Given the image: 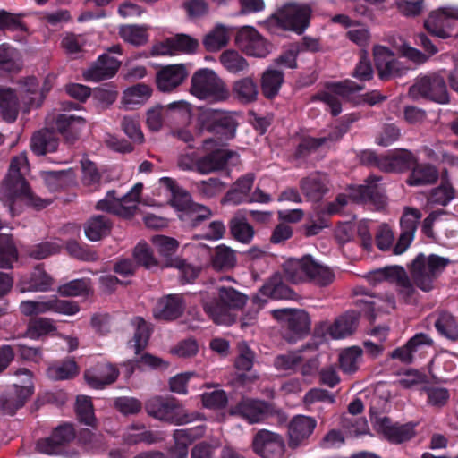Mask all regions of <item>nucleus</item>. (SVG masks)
I'll list each match as a JSON object with an SVG mask.
<instances>
[{
    "mask_svg": "<svg viewBox=\"0 0 458 458\" xmlns=\"http://www.w3.org/2000/svg\"><path fill=\"white\" fill-rule=\"evenodd\" d=\"M29 171L27 156L23 153L14 157L11 160L7 175L0 189V201L8 207L12 216L18 215L21 208L20 200H24L30 206L37 209L47 207L49 202L36 197L29 188L24 175Z\"/></svg>",
    "mask_w": 458,
    "mask_h": 458,
    "instance_id": "nucleus-1",
    "label": "nucleus"
},
{
    "mask_svg": "<svg viewBox=\"0 0 458 458\" xmlns=\"http://www.w3.org/2000/svg\"><path fill=\"white\" fill-rule=\"evenodd\" d=\"M199 300L205 313L216 324L229 326L235 320L233 311L244 306L247 296L233 287L217 285L200 292Z\"/></svg>",
    "mask_w": 458,
    "mask_h": 458,
    "instance_id": "nucleus-2",
    "label": "nucleus"
},
{
    "mask_svg": "<svg viewBox=\"0 0 458 458\" xmlns=\"http://www.w3.org/2000/svg\"><path fill=\"white\" fill-rule=\"evenodd\" d=\"M310 13L311 10L307 4H286L271 15L265 25L274 34L278 33L280 29L301 34L310 24Z\"/></svg>",
    "mask_w": 458,
    "mask_h": 458,
    "instance_id": "nucleus-3",
    "label": "nucleus"
},
{
    "mask_svg": "<svg viewBox=\"0 0 458 458\" xmlns=\"http://www.w3.org/2000/svg\"><path fill=\"white\" fill-rule=\"evenodd\" d=\"M191 93L200 100L222 102L229 96V89L217 73L208 68L197 70L191 77Z\"/></svg>",
    "mask_w": 458,
    "mask_h": 458,
    "instance_id": "nucleus-4",
    "label": "nucleus"
},
{
    "mask_svg": "<svg viewBox=\"0 0 458 458\" xmlns=\"http://www.w3.org/2000/svg\"><path fill=\"white\" fill-rule=\"evenodd\" d=\"M450 259L436 254H419L413 260L411 275L418 288L429 292L434 288L435 280L442 274Z\"/></svg>",
    "mask_w": 458,
    "mask_h": 458,
    "instance_id": "nucleus-5",
    "label": "nucleus"
},
{
    "mask_svg": "<svg viewBox=\"0 0 458 458\" xmlns=\"http://www.w3.org/2000/svg\"><path fill=\"white\" fill-rule=\"evenodd\" d=\"M202 150L206 153L199 157L198 173L200 174L225 170L239 163V155L235 151L216 148V141L212 138L203 140Z\"/></svg>",
    "mask_w": 458,
    "mask_h": 458,
    "instance_id": "nucleus-6",
    "label": "nucleus"
},
{
    "mask_svg": "<svg viewBox=\"0 0 458 458\" xmlns=\"http://www.w3.org/2000/svg\"><path fill=\"white\" fill-rule=\"evenodd\" d=\"M410 93L413 98L422 97L439 104L449 102L445 76L440 72L418 77L411 87Z\"/></svg>",
    "mask_w": 458,
    "mask_h": 458,
    "instance_id": "nucleus-7",
    "label": "nucleus"
},
{
    "mask_svg": "<svg viewBox=\"0 0 458 458\" xmlns=\"http://www.w3.org/2000/svg\"><path fill=\"white\" fill-rule=\"evenodd\" d=\"M141 190L142 184L137 183L121 197L116 196L115 191H109L106 196L97 203L96 208L120 216H130L136 208Z\"/></svg>",
    "mask_w": 458,
    "mask_h": 458,
    "instance_id": "nucleus-8",
    "label": "nucleus"
},
{
    "mask_svg": "<svg viewBox=\"0 0 458 458\" xmlns=\"http://www.w3.org/2000/svg\"><path fill=\"white\" fill-rule=\"evenodd\" d=\"M146 410L148 415L174 424H186L192 420L174 399L154 397L146 403Z\"/></svg>",
    "mask_w": 458,
    "mask_h": 458,
    "instance_id": "nucleus-9",
    "label": "nucleus"
},
{
    "mask_svg": "<svg viewBox=\"0 0 458 458\" xmlns=\"http://www.w3.org/2000/svg\"><path fill=\"white\" fill-rule=\"evenodd\" d=\"M199 123L202 130L220 135L224 140L234 137L237 123L233 116L219 109H207L199 114Z\"/></svg>",
    "mask_w": 458,
    "mask_h": 458,
    "instance_id": "nucleus-10",
    "label": "nucleus"
},
{
    "mask_svg": "<svg viewBox=\"0 0 458 458\" xmlns=\"http://www.w3.org/2000/svg\"><path fill=\"white\" fill-rule=\"evenodd\" d=\"M424 26L429 33L441 38L458 37V8H443L431 13Z\"/></svg>",
    "mask_w": 458,
    "mask_h": 458,
    "instance_id": "nucleus-11",
    "label": "nucleus"
},
{
    "mask_svg": "<svg viewBox=\"0 0 458 458\" xmlns=\"http://www.w3.org/2000/svg\"><path fill=\"white\" fill-rule=\"evenodd\" d=\"M252 448L254 453L262 458H283L285 444L279 434L260 429L253 437Z\"/></svg>",
    "mask_w": 458,
    "mask_h": 458,
    "instance_id": "nucleus-12",
    "label": "nucleus"
},
{
    "mask_svg": "<svg viewBox=\"0 0 458 458\" xmlns=\"http://www.w3.org/2000/svg\"><path fill=\"white\" fill-rule=\"evenodd\" d=\"M236 44L246 55L263 58L269 53V45L253 27L242 28L236 36Z\"/></svg>",
    "mask_w": 458,
    "mask_h": 458,
    "instance_id": "nucleus-13",
    "label": "nucleus"
},
{
    "mask_svg": "<svg viewBox=\"0 0 458 458\" xmlns=\"http://www.w3.org/2000/svg\"><path fill=\"white\" fill-rule=\"evenodd\" d=\"M74 437L75 430L72 425L64 423L56 427L50 437L38 440L37 449L39 453L48 455L59 454Z\"/></svg>",
    "mask_w": 458,
    "mask_h": 458,
    "instance_id": "nucleus-14",
    "label": "nucleus"
},
{
    "mask_svg": "<svg viewBox=\"0 0 458 458\" xmlns=\"http://www.w3.org/2000/svg\"><path fill=\"white\" fill-rule=\"evenodd\" d=\"M419 209L406 207L400 219L401 234L394 248V254L401 255L407 250L414 239L419 222L421 219Z\"/></svg>",
    "mask_w": 458,
    "mask_h": 458,
    "instance_id": "nucleus-15",
    "label": "nucleus"
},
{
    "mask_svg": "<svg viewBox=\"0 0 458 458\" xmlns=\"http://www.w3.org/2000/svg\"><path fill=\"white\" fill-rule=\"evenodd\" d=\"M380 176L370 175L364 185H349L345 187V204L347 201L354 203L377 202L382 199L381 189L378 182Z\"/></svg>",
    "mask_w": 458,
    "mask_h": 458,
    "instance_id": "nucleus-16",
    "label": "nucleus"
},
{
    "mask_svg": "<svg viewBox=\"0 0 458 458\" xmlns=\"http://www.w3.org/2000/svg\"><path fill=\"white\" fill-rule=\"evenodd\" d=\"M232 415L239 416L249 423H259L265 420L273 412L272 406L256 399H242L230 410Z\"/></svg>",
    "mask_w": 458,
    "mask_h": 458,
    "instance_id": "nucleus-17",
    "label": "nucleus"
},
{
    "mask_svg": "<svg viewBox=\"0 0 458 458\" xmlns=\"http://www.w3.org/2000/svg\"><path fill=\"white\" fill-rule=\"evenodd\" d=\"M414 428L415 424L412 423H393L387 417L377 418L375 421L377 431L394 444H400L411 439L415 434Z\"/></svg>",
    "mask_w": 458,
    "mask_h": 458,
    "instance_id": "nucleus-18",
    "label": "nucleus"
},
{
    "mask_svg": "<svg viewBox=\"0 0 458 458\" xmlns=\"http://www.w3.org/2000/svg\"><path fill=\"white\" fill-rule=\"evenodd\" d=\"M199 47V41L187 34H176L157 45L154 48L157 55H174L177 53L191 54Z\"/></svg>",
    "mask_w": 458,
    "mask_h": 458,
    "instance_id": "nucleus-19",
    "label": "nucleus"
},
{
    "mask_svg": "<svg viewBox=\"0 0 458 458\" xmlns=\"http://www.w3.org/2000/svg\"><path fill=\"white\" fill-rule=\"evenodd\" d=\"M120 65V61L108 54H103L84 72L83 75L88 81H100L114 77Z\"/></svg>",
    "mask_w": 458,
    "mask_h": 458,
    "instance_id": "nucleus-20",
    "label": "nucleus"
},
{
    "mask_svg": "<svg viewBox=\"0 0 458 458\" xmlns=\"http://www.w3.org/2000/svg\"><path fill=\"white\" fill-rule=\"evenodd\" d=\"M205 433L202 426L176 429L174 432V446L169 452V458H187L188 445Z\"/></svg>",
    "mask_w": 458,
    "mask_h": 458,
    "instance_id": "nucleus-21",
    "label": "nucleus"
},
{
    "mask_svg": "<svg viewBox=\"0 0 458 458\" xmlns=\"http://www.w3.org/2000/svg\"><path fill=\"white\" fill-rule=\"evenodd\" d=\"M343 137V130L341 127H336L327 137L303 138L297 146L295 156L298 158H306L310 155L317 152L321 148L329 147L331 143L338 141Z\"/></svg>",
    "mask_w": 458,
    "mask_h": 458,
    "instance_id": "nucleus-22",
    "label": "nucleus"
},
{
    "mask_svg": "<svg viewBox=\"0 0 458 458\" xmlns=\"http://www.w3.org/2000/svg\"><path fill=\"white\" fill-rule=\"evenodd\" d=\"M275 317L285 320L288 329L294 335H301L310 330V320L302 310L280 309L274 310Z\"/></svg>",
    "mask_w": 458,
    "mask_h": 458,
    "instance_id": "nucleus-23",
    "label": "nucleus"
},
{
    "mask_svg": "<svg viewBox=\"0 0 458 458\" xmlns=\"http://www.w3.org/2000/svg\"><path fill=\"white\" fill-rule=\"evenodd\" d=\"M118 376V370L109 363H98L85 372L84 377L89 386L100 389L105 386L114 382Z\"/></svg>",
    "mask_w": 458,
    "mask_h": 458,
    "instance_id": "nucleus-24",
    "label": "nucleus"
},
{
    "mask_svg": "<svg viewBox=\"0 0 458 458\" xmlns=\"http://www.w3.org/2000/svg\"><path fill=\"white\" fill-rule=\"evenodd\" d=\"M184 308L182 295L169 294L157 301L153 313L156 318L173 320L183 313Z\"/></svg>",
    "mask_w": 458,
    "mask_h": 458,
    "instance_id": "nucleus-25",
    "label": "nucleus"
},
{
    "mask_svg": "<svg viewBox=\"0 0 458 458\" xmlns=\"http://www.w3.org/2000/svg\"><path fill=\"white\" fill-rule=\"evenodd\" d=\"M187 74L183 64L167 65L157 74V88L164 92L172 91L185 80Z\"/></svg>",
    "mask_w": 458,
    "mask_h": 458,
    "instance_id": "nucleus-26",
    "label": "nucleus"
},
{
    "mask_svg": "<svg viewBox=\"0 0 458 458\" xmlns=\"http://www.w3.org/2000/svg\"><path fill=\"white\" fill-rule=\"evenodd\" d=\"M32 392L28 386H14L4 391L0 397V408L5 413L13 415L21 408Z\"/></svg>",
    "mask_w": 458,
    "mask_h": 458,
    "instance_id": "nucleus-27",
    "label": "nucleus"
},
{
    "mask_svg": "<svg viewBox=\"0 0 458 458\" xmlns=\"http://www.w3.org/2000/svg\"><path fill=\"white\" fill-rule=\"evenodd\" d=\"M316 425V420L310 417L297 416L293 418L289 425L290 447H298L303 440L311 435Z\"/></svg>",
    "mask_w": 458,
    "mask_h": 458,
    "instance_id": "nucleus-28",
    "label": "nucleus"
},
{
    "mask_svg": "<svg viewBox=\"0 0 458 458\" xmlns=\"http://www.w3.org/2000/svg\"><path fill=\"white\" fill-rule=\"evenodd\" d=\"M416 164L414 155L406 149H400L392 154L381 157L379 169L386 172H403Z\"/></svg>",
    "mask_w": 458,
    "mask_h": 458,
    "instance_id": "nucleus-29",
    "label": "nucleus"
},
{
    "mask_svg": "<svg viewBox=\"0 0 458 458\" xmlns=\"http://www.w3.org/2000/svg\"><path fill=\"white\" fill-rule=\"evenodd\" d=\"M332 339H341L344 337V319L342 317L337 318L333 324L321 322L314 330V338L312 343L306 344L307 349L317 350L322 343Z\"/></svg>",
    "mask_w": 458,
    "mask_h": 458,
    "instance_id": "nucleus-30",
    "label": "nucleus"
},
{
    "mask_svg": "<svg viewBox=\"0 0 458 458\" xmlns=\"http://www.w3.org/2000/svg\"><path fill=\"white\" fill-rule=\"evenodd\" d=\"M55 126L64 140L72 144L78 139L85 126V120L81 116L62 114L57 116Z\"/></svg>",
    "mask_w": 458,
    "mask_h": 458,
    "instance_id": "nucleus-31",
    "label": "nucleus"
},
{
    "mask_svg": "<svg viewBox=\"0 0 458 458\" xmlns=\"http://www.w3.org/2000/svg\"><path fill=\"white\" fill-rule=\"evenodd\" d=\"M432 344V339L427 334L418 333L405 345L395 349L391 353V357L399 360L403 363L409 364L412 362L414 352L420 347L430 346Z\"/></svg>",
    "mask_w": 458,
    "mask_h": 458,
    "instance_id": "nucleus-32",
    "label": "nucleus"
},
{
    "mask_svg": "<svg viewBox=\"0 0 458 458\" xmlns=\"http://www.w3.org/2000/svg\"><path fill=\"white\" fill-rule=\"evenodd\" d=\"M37 314L55 312L64 315H74L79 311V306L75 301L59 300L52 297L47 300L35 301Z\"/></svg>",
    "mask_w": 458,
    "mask_h": 458,
    "instance_id": "nucleus-33",
    "label": "nucleus"
},
{
    "mask_svg": "<svg viewBox=\"0 0 458 458\" xmlns=\"http://www.w3.org/2000/svg\"><path fill=\"white\" fill-rule=\"evenodd\" d=\"M313 100H319L327 104L332 115L336 116L342 112V101L344 100V84H331L324 91L312 97Z\"/></svg>",
    "mask_w": 458,
    "mask_h": 458,
    "instance_id": "nucleus-34",
    "label": "nucleus"
},
{
    "mask_svg": "<svg viewBox=\"0 0 458 458\" xmlns=\"http://www.w3.org/2000/svg\"><path fill=\"white\" fill-rule=\"evenodd\" d=\"M385 268L386 281L396 284L400 295L405 301H409L415 290L404 268L401 266H390Z\"/></svg>",
    "mask_w": 458,
    "mask_h": 458,
    "instance_id": "nucleus-35",
    "label": "nucleus"
},
{
    "mask_svg": "<svg viewBox=\"0 0 458 458\" xmlns=\"http://www.w3.org/2000/svg\"><path fill=\"white\" fill-rule=\"evenodd\" d=\"M160 182L171 192L172 205L178 210L189 212L192 206L195 204L191 201V194L177 182L169 177H163L160 179Z\"/></svg>",
    "mask_w": 458,
    "mask_h": 458,
    "instance_id": "nucleus-36",
    "label": "nucleus"
},
{
    "mask_svg": "<svg viewBox=\"0 0 458 458\" xmlns=\"http://www.w3.org/2000/svg\"><path fill=\"white\" fill-rule=\"evenodd\" d=\"M176 108H188V103L184 100L174 101L168 104L166 106H156L147 111L146 123L149 130L158 131L164 123L165 115L167 110H174Z\"/></svg>",
    "mask_w": 458,
    "mask_h": 458,
    "instance_id": "nucleus-37",
    "label": "nucleus"
},
{
    "mask_svg": "<svg viewBox=\"0 0 458 458\" xmlns=\"http://www.w3.org/2000/svg\"><path fill=\"white\" fill-rule=\"evenodd\" d=\"M300 188L304 196L312 201H318L327 191L325 178L318 174L302 178Z\"/></svg>",
    "mask_w": 458,
    "mask_h": 458,
    "instance_id": "nucleus-38",
    "label": "nucleus"
},
{
    "mask_svg": "<svg viewBox=\"0 0 458 458\" xmlns=\"http://www.w3.org/2000/svg\"><path fill=\"white\" fill-rule=\"evenodd\" d=\"M58 144V139L54 131L42 130L32 136L30 148L35 154L40 156L48 152H55Z\"/></svg>",
    "mask_w": 458,
    "mask_h": 458,
    "instance_id": "nucleus-39",
    "label": "nucleus"
},
{
    "mask_svg": "<svg viewBox=\"0 0 458 458\" xmlns=\"http://www.w3.org/2000/svg\"><path fill=\"white\" fill-rule=\"evenodd\" d=\"M309 257L306 256L301 259H290L286 260L283 265L284 278L293 284L307 281Z\"/></svg>",
    "mask_w": 458,
    "mask_h": 458,
    "instance_id": "nucleus-40",
    "label": "nucleus"
},
{
    "mask_svg": "<svg viewBox=\"0 0 458 458\" xmlns=\"http://www.w3.org/2000/svg\"><path fill=\"white\" fill-rule=\"evenodd\" d=\"M112 223L105 215L90 218L85 225V235L91 242H97L109 234Z\"/></svg>",
    "mask_w": 458,
    "mask_h": 458,
    "instance_id": "nucleus-41",
    "label": "nucleus"
},
{
    "mask_svg": "<svg viewBox=\"0 0 458 458\" xmlns=\"http://www.w3.org/2000/svg\"><path fill=\"white\" fill-rule=\"evenodd\" d=\"M0 111L4 121L12 123L16 120L19 104L13 89L0 88Z\"/></svg>",
    "mask_w": 458,
    "mask_h": 458,
    "instance_id": "nucleus-42",
    "label": "nucleus"
},
{
    "mask_svg": "<svg viewBox=\"0 0 458 458\" xmlns=\"http://www.w3.org/2000/svg\"><path fill=\"white\" fill-rule=\"evenodd\" d=\"M412 167L411 174L407 180L408 184L411 186L430 184L435 182L438 177L437 171L433 165L415 164Z\"/></svg>",
    "mask_w": 458,
    "mask_h": 458,
    "instance_id": "nucleus-43",
    "label": "nucleus"
},
{
    "mask_svg": "<svg viewBox=\"0 0 458 458\" xmlns=\"http://www.w3.org/2000/svg\"><path fill=\"white\" fill-rule=\"evenodd\" d=\"M254 179L255 177L252 174H247L239 178L233 184V189L227 192L225 196L226 200L233 204L247 201L248 194L252 188Z\"/></svg>",
    "mask_w": 458,
    "mask_h": 458,
    "instance_id": "nucleus-44",
    "label": "nucleus"
},
{
    "mask_svg": "<svg viewBox=\"0 0 458 458\" xmlns=\"http://www.w3.org/2000/svg\"><path fill=\"white\" fill-rule=\"evenodd\" d=\"M233 92L241 102L251 103L258 98L259 87L251 77H245L233 83Z\"/></svg>",
    "mask_w": 458,
    "mask_h": 458,
    "instance_id": "nucleus-45",
    "label": "nucleus"
},
{
    "mask_svg": "<svg viewBox=\"0 0 458 458\" xmlns=\"http://www.w3.org/2000/svg\"><path fill=\"white\" fill-rule=\"evenodd\" d=\"M54 279L39 266L36 267L28 281H24L22 291L47 292L52 289Z\"/></svg>",
    "mask_w": 458,
    "mask_h": 458,
    "instance_id": "nucleus-46",
    "label": "nucleus"
},
{
    "mask_svg": "<svg viewBox=\"0 0 458 458\" xmlns=\"http://www.w3.org/2000/svg\"><path fill=\"white\" fill-rule=\"evenodd\" d=\"M284 82V73L276 69H267L261 78V89L267 98H275Z\"/></svg>",
    "mask_w": 458,
    "mask_h": 458,
    "instance_id": "nucleus-47",
    "label": "nucleus"
},
{
    "mask_svg": "<svg viewBox=\"0 0 458 458\" xmlns=\"http://www.w3.org/2000/svg\"><path fill=\"white\" fill-rule=\"evenodd\" d=\"M152 90L144 83H138L123 91V103L129 107L144 104L151 96Z\"/></svg>",
    "mask_w": 458,
    "mask_h": 458,
    "instance_id": "nucleus-48",
    "label": "nucleus"
},
{
    "mask_svg": "<svg viewBox=\"0 0 458 458\" xmlns=\"http://www.w3.org/2000/svg\"><path fill=\"white\" fill-rule=\"evenodd\" d=\"M307 281L318 285H327L334 279V273L329 267H325L309 257Z\"/></svg>",
    "mask_w": 458,
    "mask_h": 458,
    "instance_id": "nucleus-49",
    "label": "nucleus"
},
{
    "mask_svg": "<svg viewBox=\"0 0 458 458\" xmlns=\"http://www.w3.org/2000/svg\"><path fill=\"white\" fill-rule=\"evenodd\" d=\"M163 366L167 367V364L162 359L149 353H144L140 357L130 360L123 364L127 377H130L136 369L143 370L145 369H159Z\"/></svg>",
    "mask_w": 458,
    "mask_h": 458,
    "instance_id": "nucleus-50",
    "label": "nucleus"
},
{
    "mask_svg": "<svg viewBox=\"0 0 458 458\" xmlns=\"http://www.w3.org/2000/svg\"><path fill=\"white\" fill-rule=\"evenodd\" d=\"M47 376L54 380H65L74 377L79 373L77 363L72 360L67 359L62 362L53 364L47 369Z\"/></svg>",
    "mask_w": 458,
    "mask_h": 458,
    "instance_id": "nucleus-51",
    "label": "nucleus"
},
{
    "mask_svg": "<svg viewBox=\"0 0 458 458\" xmlns=\"http://www.w3.org/2000/svg\"><path fill=\"white\" fill-rule=\"evenodd\" d=\"M235 263L236 256L231 248L219 245L215 249L211 264L216 270H229L235 266Z\"/></svg>",
    "mask_w": 458,
    "mask_h": 458,
    "instance_id": "nucleus-52",
    "label": "nucleus"
},
{
    "mask_svg": "<svg viewBox=\"0 0 458 458\" xmlns=\"http://www.w3.org/2000/svg\"><path fill=\"white\" fill-rule=\"evenodd\" d=\"M220 63L230 73L237 74L249 68L247 60L235 50H226L220 55Z\"/></svg>",
    "mask_w": 458,
    "mask_h": 458,
    "instance_id": "nucleus-53",
    "label": "nucleus"
},
{
    "mask_svg": "<svg viewBox=\"0 0 458 458\" xmlns=\"http://www.w3.org/2000/svg\"><path fill=\"white\" fill-rule=\"evenodd\" d=\"M18 259L16 247L10 235H0V268L11 269Z\"/></svg>",
    "mask_w": 458,
    "mask_h": 458,
    "instance_id": "nucleus-54",
    "label": "nucleus"
},
{
    "mask_svg": "<svg viewBox=\"0 0 458 458\" xmlns=\"http://www.w3.org/2000/svg\"><path fill=\"white\" fill-rule=\"evenodd\" d=\"M437 331L447 339H458V325L454 318L448 312L442 311L434 322Z\"/></svg>",
    "mask_w": 458,
    "mask_h": 458,
    "instance_id": "nucleus-55",
    "label": "nucleus"
},
{
    "mask_svg": "<svg viewBox=\"0 0 458 458\" xmlns=\"http://www.w3.org/2000/svg\"><path fill=\"white\" fill-rule=\"evenodd\" d=\"M119 35L125 42L137 47L148 41L147 27L143 25H122Z\"/></svg>",
    "mask_w": 458,
    "mask_h": 458,
    "instance_id": "nucleus-56",
    "label": "nucleus"
},
{
    "mask_svg": "<svg viewBox=\"0 0 458 458\" xmlns=\"http://www.w3.org/2000/svg\"><path fill=\"white\" fill-rule=\"evenodd\" d=\"M152 242L160 256L165 259L166 267H168L170 260L176 259L173 256L176 253L179 247L177 240L165 235H156L152 238Z\"/></svg>",
    "mask_w": 458,
    "mask_h": 458,
    "instance_id": "nucleus-57",
    "label": "nucleus"
},
{
    "mask_svg": "<svg viewBox=\"0 0 458 458\" xmlns=\"http://www.w3.org/2000/svg\"><path fill=\"white\" fill-rule=\"evenodd\" d=\"M131 324L135 327L131 347L134 349L135 353L139 354L148 344L150 331L147 322L140 317L134 318L131 320Z\"/></svg>",
    "mask_w": 458,
    "mask_h": 458,
    "instance_id": "nucleus-58",
    "label": "nucleus"
},
{
    "mask_svg": "<svg viewBox=\"0 0 458 458\" xmlns=\"http://www.w3.org/2000/svg\"><path fill=\"white\" fill-rule=\"evenodd\" d=\"M260 293L265 296H270L273 299H291L294 293L280 281L277 276H273L260 289Z\"/></svg>",
    "mask_w": 458,
    "mask_h": 458,
    "instance_id": "nucleus-59",
    "label": "nucleus"
},
{
    "mask_svg": "<svg viewBox=\"0 0 458 458\" xmlns=\"http://www.w3.org/2000/svg\"><path fill=\"white\" fill-rule=\"evenodd\" d=\"M162 439L157 432L144 430V426H132L131 430L124 435V440L129 445L138 443L154 444Z\"/></svg>",
    "mask_w": 458,
    "mask_h": 458,
    "instance_id": "nucleus-60",
    "label": "nucleus"
},
{
    "mask_svg": "<svg viewBox=\"0 0 458 458\" xmlns=\"http://www.w3.org/2000/svg\"><path fill=\"white\" fill-rule=\"evenodd\" d=\"M304 350H308L306 345L298 352H292L276 356L274 360L276 369L289 373L296 371L303 361L301 352Z\"/></svg>",
    "mask_w": 458,
    "mask_h": 458,
    "instance_id": "nucleus-61",
    "label": "nucleus"
},
{
    "mask_svg": "<svg viewBox=\"0 0 458 458\" xmlns=\"http://www.w3.org/2000/svg\"><path fill=\"white\" fill-rule=\"evenodd\" d=\"M75 412L80 422L87 426H94L96 418L94 415L91 399L85 395H80L76 399Z\"/></svg>",
    "mask_w": 458,
    "mask_h": 458,
    "instance_id": "nucleus-62",
    "label": "nucleus"
},
{
    "mask_svg": "<svg viewBox=\"0 0 458 458\" xmlns=\"http://www.w3.org/2000/svg\"><path fill=\"white\" fill-rule=\"evenodd\" d=\"M230 230L233 238L242 243H250L254 236L253 227L243 218H233Z\"/></svg>",
    "mask_w": 458,
    "mask_h": 458,
    "instance_id": "nucleus-63",
    "label": "nucleus"
},
{
    "mask_svg": "<svg viewBox=\"0 0 458 458\" xmlns=\"http://www.w3.org/2000/svg\"><path fill=\"white\" fill-rule=\"evenodd\" d=\"M228 33L225 27L217 26L204 38L203 44L209 52H216L226 46L228 43Z\"/></svg>",
    "mask_w": 458,
    "mask_h": 458,
    "instance_id": "nucleus-64",
    "label": "nucleus"
}]
</instances>
